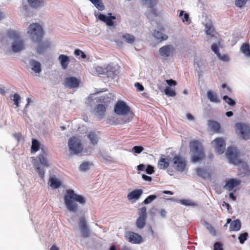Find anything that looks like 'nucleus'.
I'll use <instances>...</instances> for the list:
<instances>
[{
	"mask_svg": "<svg viewBox=\"0 0 250 250\" xmlns=\"http://www.w3.org/2000/svg\"><path fill=\"white\" fill-rule=\"evenodd\" d=\"M95 110L96 114L99 119H102L104 116L106 108L104 104H98L96 106Z\"/></svg>",
	"mask_w": 250,
	"mask_h": 250,
	"instance_id": "obj_24",
	"label": "nucleus"
},
{
	"mask_svg": "<svg viewBox=\"0 0 250 250\" xmlns=\"http://www.w3.org/2000/svg\"><path fill=\"white\" fill-rule=\"evenodd\" d=\"M248 237V233L247 232H244L243 233L241 234L238 237L239 242L242 244H243L245 242V241L247 239Z\"/></svg>",
	"mask_w": 250,
	"mask_h": 250,
	"instance_id": "obj_43",
	"label": "nucleus"
},
{
	"mask_svg": "<svg viewBox=\"0 0 250 250\" xmlns=\"http://www.w3.org/2000/svg\"><path fill=\"white\" fill-rule=\"evenodd\" d=\"M174 49L171 45H167L160 48L159 52L161 56L168 57L172 54Z\"/></svg>",
	"mask_w": 250,
	"mask_h": 250,
	"instance_id": "obj_18",
	"label": "nucleus"
},
{
	"mask_svg": "<svg viewBox=\"0 0 250 250\" xmlns=\"http://www.w3.org/2000/svg\"><path fill=\"white\" fill-rule=\"evenodd\" d=\"M58 60L62 68L64 70L67 69L69 62V57L67 55L61 54L59 56Z\"/></svg>",
	"mask_w": 250,
	"mask_h": 250,
	"instance_id": "obj_22",
	"label": "nucleus"
},
{
	"mask_svg": "<svg viewBox=\"0 0 250 250\" xmlns=\"http://www.w3.org/2000/svg\"><path fill=\"white\" fill-rule=\"evenodd\" d=\"M241 184V181L236 179H229L226 181V184L224 188L226 190L229 191L232 190L235 187L239 186Z\"/></svg>",
	"mask_w": 250,
	"mask_h": 250,
	"instance_id": "obj_16",
	"label": "nucleus"
},
{
	"mask_svg": "<svg viewBox=\"0 0 250 250\" xmlns=\"http://www.w3.org/2000/svg\"><path fill=\"white\" fill-rule=\"evenodd\" d=\"M229 198L233 201H235L236 200V196L234 195V194L232 192L229 193Z\"/></svg>",
	"mask_w": 250,
	"mask_h": 250,
	"instance_id": "obj_58",
	"label": "nucleus"
},
{
	"mask_svg": "<svg viewBox=\"0 0 250 250\" xmlns=\"http://www.w3.org/2000/svg\"><path fill=\"white\" fill-rule=\"evenodd\" d=\"M146 171L147 174H152L154 172V167L151 165H148Z\"/></svg>",
	"mask_w": 250,
	"mask_h": 250,
	"instance_id": "obj_52",
	"label": "nucleus"
},
{
	"mask_svg": "<svg viewBox=\"0 0 250 250\" xmlns=\"http://www.w3.org/2000/svg\"><path fill=\"white\" fill-rule=\"evenodd\" d=\"M126 239L134 244H140L143 241L142 237L137 233L129 231L125 235Z\"/></svg>",
	"mask_w": 250,
	"mask_h": 250,
	"instance_id": "obj_14",
	"label": "nucleus"
},
{
	"mask_svg": "<svg viewBox=\"0 0 250 250\" xmlns=\"http://www.w3.org/2000/svg\"><path fill=\"white\" fill-rule=\"evenodd\" d=\"M30 64L31 66L32 69L35 73H40L41 72V64L39 62L35 60H31L30 62Z\"/></svg>",
	"mask_w": 250,
	"mask_h": 250,
	"instance_id": "obj_29",
	"label": "nucleus"
},
{
	"mask_svg": "<svg viewBox=\"0 0 250 250\" xmlns=\"http://www.w3.org/2000/svg\"><path fill=\"white\" fill-rule=\"evenodd\" d=\"M122 38L125 39L126 42L130 44L134 43L135 38L134 36L128 33H125L122 36Z\"/></svg>",
	"mask_w": 250,
	"mask_h": 250,
	"instance_id": "obj_33",
	"label": "nucleus"
},
{
	"mask_svg": "<svg viewBox=\"0 0 250 250\" xmlns=\"http://www.w3.org/2000/svg\"><path fill=\"white\" fill-rule=\"evenodd\" d=\"M114 112L118 115H122L117 119L116 124L124 125L130 122L133 119L134 114L130 110V108L123 101L118 100L116 104Z\"/></svg>",
	"mask_w": 250,
	"mask_h": 250,
	"instance_id": "obj_1",
	"label": "nucleus"
},
{
	"mask_svg": "<svg viewBox=\"0 0 250 250\" xmlns=\"http://www.w3.org/2000/svg\"><path fill=\"white\" fill-rule=\"evenodd\" d=\"M91 165L88 162H83L79 167L80 170L85 171L89 169V167Z\"/></svg>",
	"mask_w": 250,
	"mask_h": 250,
	"instance_id": "obj_41",
	"label": "nucleus"
},
{
	"mask_svg": "<svg viewBox=\"0 0 250 250\" xmlns=\"http://www.w3.org/2000/svg\"><path fill=\"white\" fill-rule=\"evenodd\" d=\"M226 154L230 163L239 167L241 166L244 169L248 168L247 164L240 159V152L236 148L229 147Z\"/></svg>",
	"mask_w": 250,
	"mask_h": 250,
	"instance_id": "obj_4",
	"label": "nucleus"
},
{
	"mask_svg": "<svg viewBox=\"0 0 250 250\" xmlns=\"http://www.w3.org/2000/svg\"><path fill=\"white\" fill-rule=\"evenodd\" d=\"M166 83L170 86H175L177 84L176 82L172 79L166 80Z\"/></svg>",
	"mask_w": 250,
	"mask_h": 250,
	"instance_id": "obj_55",
	"label": "nucleus"
},
{
	"mask_svg": "<svg viewBox=\"0 0 250 250\" xmlns=\"http://www.w3.org/2000/svg\"><path fill=\"white\" fill-rule=\"evenodd\" d=\"M212 144L215 147L216 153L222 154L225 150L226 144L224 140L221 138H217L213 140Z\"/></svg>",
	"mask_w": 250,
	"mask_h": 250,
	"instance_id": "obj_11",
	"label": "nucleus"
},
{
	"mask_svg": "<svg viewBox=\"0 0 250 250\" xmlns=\"http://www.w3.org/2000/svg\"><path fill=\"white\" fill-rule=\"evenodd\" d=\"M205 32L206 34L210 36V37H214L215 30L211 22L206 23L205 25Z\"/></svg>",
	"mask_w": 250,
	"mask_h": 250,
	"instance_id": "obj_28",
	"label": "nucleus"
},
{
	"mask_svg": "<svg viewBox=\"0 0 250 250\" xmlns=\"http://www.w3.org/2000/svg\"><path fill=\"white\" fill-rule=\"evenodd\" d=\"M241 51L247 57H250V45L248 43H243L240 48Z\"/></svg>",
	"mask_w": 250,
	"mask_h": 250,
	"instance_id": "obj_31",
	"label": "nucleus"
},
{
	"mask_svg": "<svg viewBox=\"0 0 250 250\" xmlns=\"http://www.w3.org/2000/svg\"><path fill=\"white\" fill-rule=\"evenodd\" d=\"M187 117L188 119L189 120H194L193 116L190 113H188L187 115Z\"/></svg>",
	"mask_w": 250,
	"mask_h": 250,
	"instance_id": "obj_62",
	"label": "nucleus"
},
{
	"mask_svg": "<svg viewBox=\"0 0 250 250\" xmlns=\"http://www.w3.org/2000/svg\"><path fill=\"white\" fill-rule=\"evenodd\" d=\"M50 46L49 42H46L45 43H42L37 47V52L38 53H41L43 52L44 49L47 48Z\"/></svg>",
	"mask_w": 250,
	"mask_h": 250,
	"instance_id": "obj_38",
	"label": "nucleus"
},
{
	"mask_svg": "<svg viewBox=\"0 0 250 250\" xmlns=\"http://www.w3.org/2000/svg\"><path fill=\"white\" fill-rule=\"evenodd\" d=\"M39 161L40 162V163L44 166V167H48V164L47 163V160L45 157V154L44 153H43L42 154H40L38 157Z\"/></svg>",
	"mask_w": 250,
	"mask_h": 250,
	"instance_id": "obj_36",
	"label": "nucleus"
},
{
	"mask_svg": "<svg viewBox=\"0 0 250 250\" xmlns=\"http://www.w3.org/2000/svg\"><path fill=\"white\" fill-rule=\"evenodd\" d=\"M64 202L69 211L76 212L78 210L76 202L83 205L85 203V199L82 195L75 193L73 189H68L64 196Z\"/></svg>",
	"mask_w": 250,
	"mask_h": 250,
	"instance_id": "obj_2",
	"label": "nucleus"
},
{
	"mask_svg": "<svg viewBox=\"0 0 250 250\" xmlns=\"http://www.w3.org/2000/svg\"><path fill=\"white\" fill-rule=\"evenodd\" d=\"M36 169L38 172L39 176L43 178L44 177V173H45L44 169L43 168H41L39 166L36 167Z\"/></svg>",
	"mask_w": 250,
	"mask_h": 250,
	"instance_id": "obj_50",
	"label": "nucleus"
},
{
	"mask_svg": "<svg viewBox=\"0 0 250 250\" xmlns=\"http://www.w3.org/2000/svg\"><path fill=\"white\" fill-rule=\"evenodd\" d=\"M189 148L191 152V159L194 163L203 160L205 158L204 147L201 142L197 140H193L189 142Z\"/></svg>",
	"mask_w": 250,
	"mask_h": 250,
	"instance_id": "obj_3",
	"label": "nucleus"
},
{
	"mask_svg": "<svg viewBox=\"0 0 250 250\" xmlns=\"http://www.w3.org/2000/svg\"><path fill=\"white\" fill-rule=\"evenodd\" d=\"M40 144L36 139H33L32 142L31 149L34 151H37L39 150Z\"/></svg>",
	"mask_w": 250,
	"mask_h": 250,
	"instance_id": "obj_40",
	"label": "nucleus"
},
{
	"mask_svg": "<svg viewBox=\"0 0 250 250\" xmlns=\"http://www.w3.org/2000/svg\"><path fill=\"white\" fill-rule=\"evenodd\" d=\"M172 167L178 171L183 172L185 170L187 161L185 158L180 155H176L172 159Z\"/></svg>",
	"mask_w": 250,
	"mask_h": 250,
	"instance_id": "obj_8",
	"label": "nucleus"
},
{
	"mask_svg": "<svg viewBox=\"0 0 250 250\" xmlns=\"http://www.w3.org/2000/svg\"><path fill=\"white\" fill-rule=\"evenodd\" d=\"M74 54L76 56H79L81 55L82 58L85 59L86 57V55L84 52L79 49H76L74 51Z\"/></svg>",
	"mask_w": 250,
	"mask_h": 250,
	"instance_id": "obj_47",
	"label": "nucleus"
},
{
	"mask_svg": "<svg viewBox=\"0 0 250 250\" xmlns=\"http://www.w3.org/2000/svg\"><path fill=\"white\" fill-rule=\"evenodd\" d=\"M135 86L140 91H143L144 90L143 85L139 83H135Z\"/></svg>",
	"mask_w": 250,
	"mask_h": 250,
	"instance_id": "obj_56",
	"label": "nucleus"
},
{
	"mask_svg": "<svg viewBox=\"0 0 250 250\" xmlns=\"http://www.w3.org/2000/svg\"><path fill=\"white\" fill-rule=\"evenodd\" d=\"M222 206L223 207H226L227 208L228 210H229V209L230 208V205H229V204L226 203L225 202H224L222 204Z\"/></svg>",
	"mask_w": 250,
	"mask_h": 250,
	"instance_id": "obj_63",
	"label": "nucleus"
},
{
	"mask_svg": "<svg viewBox=\"0 0 250 250\" xmlns=\"http://www.w3.org/2000/svg\"><path fill=\"white\" fill-rule=\"evenodd\" d=\"M49 182L50 187L53 188H57L61 185V182L55 178H50Z\"/></svg>",
	"mask_w": 250,
	"mask_h": 250,
	"instance_id": "obj_34",
	"label": "nucleus"
},
{
	"mask_svg": "<svg viewBox=\"0 0 250 250\" xmlns=\"http://www.w3.org/2000/svg\"><path fill=\"white\" fill-rule=\"evenodd\" d=\"M97 73L99 74L105 73L108 78L114 79L118 74L119 71L115 66L108 64L105 68V72H98Z\"/></svg>",
	"mask_w": 250,
	"mask_h": 250,
	"instance_id": "obj_13",
	"label": "nucleus"
},
{
	"mask_svg": "<svg viewBox=\"0 0 250 250\" xmlns=\"http://www.w3.org/2000/svg\"><path fill=\"white\" fill-rule=\"evenodd\" d=\"M49 250H59V249L55 245H53Z\"/></svg>",
	"mask_w": 250,
	"mask_h": 250,
	"instance_id": "obj_64",
	"label": "nucleus"
},
{
	"mask_svg": "<svg viewBox=\"0 0 250 250\" xmlns=\"http://www.w3.org/2000/svg\"><path fill=\"white\" fill-rule=\"evenodd\" d=\"M80 81L75 77H67L64 81V85L70 88L78 87Z\"/></svg>",
	"mask_w": 250,
	"mask_h": 250,
	"instance_id": "obj_15",
	"label": "nucleus"
},
{
	"mask_svg": "<svg viewBox=\"0 0 250 250\" xmlns=\"http://www.w3.org/2000/svg\"><path fill=\"white\" fill-rule=\"evenodd\" d=\"M236 131L240 134V137L244 140H248L250 138V128L244 124L238 123L235 124Z\"/></svg>",
	"mask_w": 250,
	"mask_h": 250,
	"instance_id": "obj_9",
	"label": "nucleus"
},
{
	"mask_svg": "<svg viewBox=\"0 0 250 250\" xmlns=\"http://www.w3.org/2000/svg\"><path fill=\"white\" fill-rule=\"evenodd\" d=\"M110 17H107L106 16L100 14L98 16V19L105 23L108 26H113L114 25V21L113 20H115L116 17L114 16H111V13H109L108 14Z\"/></svg>",
	"mask_w": 250,
	"mask_h": 250,
	"instance_id": "obj_17",
	"label": "nucleus"
},
{
	"mask_svg": "<svg viewBox=\"0 0 250 250\" xmlns=\"http://www.w3.org/2000/svg\"><path fill=\"white\" fill-rule=\"evenodd\" d=\"M189 19L188 14V13H185L184 15V18L182 19V21L183 22L188 21Z\"/></svg>",
	"mask_w": 250,
	"mask_h": 250,
	"instance_id": "obj_59",
	"label": "nucleus"
},
{
	"mask_svg": "<svg viewBox=\"0 0 250 250\" xmlns=\"http://www.w3.org/2000/svg\"><path fill=\"white\" fill-rule=\"evenodd\" d=\"M203 63L201 60V59L195 58L193 65L196 71L198 72H202L201 70V65Z\"/></svg>",
	"mask_w": 250,
	"mask_h": 250,
	"instance_id": "obj_35",
	"label": "nucleus"
},
{
	"mask_svg": "<svg viewBox=\"0 0 250 250\" xmlns=\"http://www.w3.org/2000/svg\"><path fill=\"white\" fill-rule=\"evenodd\" d=\"M142 178L144 180L146 181L150 182L152 180V178L151 177L146 175L145 174L142 175Z\"/></svg>",
	"mask_w": 250,
	"mask_h": 250,
	"instance_id": "obj_57",
	"label": "nucleus"
},
{
	"mask_svg": "<svg viewBox=\"0 0 250 250\" xmlns=\"http://www.w3.org/2000/svg\"><path fill=\"white\" fill-rule=\"evenodd\" d=\"M163 30L164 29L161 28L160 29V31L155 30L153 33V37L160 42L166 40L167 39V36L163 34Z\"/></svg>",
	"mask_w": 250,
	"mask_h": 250,
	"instance_id": "obj_20",
	"label": "nucleus"
},
{
	"mask_svg": "<svg viewBox=\"0 0 250 250\" xmlns=\"http://www.w3.org/2000/svg\"><path fill=\"white\" fill-rule=\"evenodd\" d=\"M207 96L208 99L212 102L219 103V100L218 99L217 95L216 93L212 91H208L207 92Z\"/></svg>",
	"mask_w": 250,
	"mask_h": 250,
	"instance_id": "obj_32",
	"label": "nucleus"
},
{
	"mask_svg": "<svg viewBox=\"0 0 250 250\" xmlns=\"http://www.w3.org/2000/svg\"><path fill=\"white\" fill-rule=\"evenodd\" d=\"M99 10H103L104 8V4L101 0H89Z\"/></svg>",
	"mask_w": 250,
	"mask_h": 250,
	"instance_id": "obj_37",
	"label": "nucleus"
},
{
	"mask_svg": "<svg viewBox=\"0 0 250 250\" xmlns=\"http://www.w3.org/2000/svg\"><path fill=\"white\" fill-rule=\"evenodd\" d=\"M87 136L91 144L95 145L97 144L99 138L95 131L89 132L87 134Z\"/></svg>",
	"mask_w": 250,
	"mask_h": 250,
	"instance_id": "obj_27",
	"label": "nucleus"
},
{
	"mask_svg": "<svg viewBox=\"0 0 250 250\" xmlns=\"http://www.w3.org/2000/svg\"><path fill=\"white\" fill-rule=\"evenodd\" d=\"M79 227L83 237H89L90 236V231L86 225V221L84 217H82L80 218Z\"/></svg>",
	"mask_w": 250,
	"mask_h": 250,
	"instance_id": "obj_12",
	"label": "nucleus"
},
{
	"mask_svg": "<svg viewBox=\"0 0 250 250\" xmlns=\"http://www.w3.org/2000/svg\"><path fill=\"white\" fill-rule=\"evenodd\" d=\"M219 58V59L222 61H225V62H227L229 60V57L227 55H222L220 53V55L219 56H217Z\"/></svg>",
	"mask_w": 250,
	"mask_h": 250,
	"instance_id": "obj_54",
	"label": "nucleus"
},
{
	"mask_svg": "<svg viewBox=\"0 0 250 250\" xmlns=\"http://www.w3.org/2000/svg\"><path fill=\"white\" fill-rule=\"evenodd\" d=\"M214 250H223L222 244L219 242H216L213 246Z\"/></svg>",
	"mask_w": 250,
	"mask_h": 250,
	"instance_id": "obj_51",
	"label": "nucleus"
},
{
	"mask_svg": "<svg viewBox=\"0 0 250 250\" xmlns=\"http://www.w3.org/2000/svg\"><path fill=\"white\" fill-rule=\"evenodd\" d=\"M20 100L21 97L20 95L17 93L14 94L13 96V101L14 102V104L16 105L17 107L19 106V102Z\"/></svg>",
	"mask_w": 250,
	"mask_h": 250,
	"instance_id": "obj_45",
	"label": "nucleus"
},
{
	"mask_svg": "<svg viewBox=\"0 0 250 250\" xmlns=\"http://www.w3.org/2000/svg\"><path fill=\"white\" fill-rule=\"evenodd\" d=\"M196 172L197 175L203 179L210 177V174L208 169L197 167L196 169Z\"/></svg>",
	"mask_w": 250,
	"mask_h": 250,
	"instance_id": "obj_23",
	"label": "nucleus"
},
{
	"mask_svg": "<svg viewBox=\"0 0 250 250\" xmlns=\"http://www.w3.org/2000/svg\"><path fill=\"white\" fill-rule=\"evenodd\" d=\"M156 198L157 196L155 195H149L144 201V203L145 204H149Z\"/></svg>",
	"mask_w": 250,
	"mask_h": 250,
	"instance_id": "obj_44",
	"label": "nucleus"
},
{
	"mask_svg": "<svg viewBox=\"0 0 250 250\" xmlns=\"http://www.w3.org/2000/svg\"><path fill=\"white\" fill-rule=\"evenodd\" d=\"M241 227V223L239 219L235 220L231 222L229 225V231H237Z\"/></svg>",
	"mask_w": 250,
	"mask_h": 250,
	"instance_id": "obj_26",
	"label": "nucleus"
},
{
	"mask_svg": "<svg viewBox=\"0 0 250 250\" xmlns=\"http://www.w3.org/2000/svg\"><path fill=\"white\" fill-rule=\"evenodd\" d=\"M208 125L210 128L215 133L221 132L220 124L217 121L213 120H209Z\"/></svg>",
	"mask_w": 250,
	"mask_h": 250,
	"instance_id": "obj_21",
	"label": "nucleus"
},
{
	"mask_svg": "<svg viewBox=\"0 0 250 250\" xmlns=\"http://www.w3.org/2000/svg\"><path fill=\"white\" fill-rule=\"evenodd\" d=\"M160 214L162 217H166V214H167V211L165 209H161L160 211Z\"/></svg>",
	"mask_w": 250,
	"mask_h": 250,
	"instance_id": "obj_60",
	"label": "nucleus"
},
{
	"mask_svg": "<svg viewBox=\"0 0 250 250\" xmlns=\"http://www.w3.org/2000/svg\"><path fill=\"white\" fill-rule=\"evenodd\" d=\"M211 49L214 52V53L217 55V56L220 55L218 46L217 44H213L211 45Z\"/></svg>",
	"mask_w": 250,
	"mask_h": 250,
	"instance_id": "obj_48",
	"label": "nucleus"
},
{
	"mask_svg": "<svg viewBox=\"0 0 250 250\" xmlns=\"http://www.w3.org/2000/svg\"><path fill=\"white\" fill-rule=\"evenodd\" d=\"M143 191L142 189H134L128 194L127 198L129 201L132 200L134 201L137 200L143 194Z\"/></svg>",
	"mask_w": 250,
	"mask_h": 250,
	"instance_id": "obj_19",
	"label": "nucleus"
},
{
	"mask_svg": "<svg viewBox=\"0 0 250 250\" xmlns=\"http://www.w3.org/2000/svg\"><path fill=\"white\" fill-rule=\"evenodd\" d=\"M144 149V148L141 146H135L133 148V150L135 153L139 154Z\"/></svg>",
	"mask_w": 250,
	"mask_h": 250,
	"instance_id": "obj_49",
	"label": "nucleus"
},
{
	"mask_svg": "<svg viewBox=\"0 0 250 250\" xmlns=\"http://www.w3.org/2000/svg\"><path fill=\"white\" fill-rule=\"evenodd\" d=\"M223 99L231 106H233L236 104V102L234 100L227 95L224 96Z\"/></svg>",
	"mask_w": 250,
	"mask_h": 250,
	"instance_id": "obj_39",
	"label": "nucleus"
},
{
	"mask_svg": "<svg viewBox=\"0 0 250 250\" xmlns=\"http://www.w3.org/2000/svg\"><path fill=\"white\" fill-rule=\"evenodd\" d=\"M139 217L136 222V226L140 229H142L146 225V219L147 218L146 208L143 207L139 209Z\"/></svg>",
	"mask_w": 250,
	"mask_h": 250,
	"instance_id": "obj_10",
	"label": "nucleus"
},
{
	"mask_svg": "<svg viewBox=\"0 0 250 250\" xmlns=\"http://www.w3.org/2000/svg\"><path fill=\"white\" fill-rule=\"evenodd\" d=\"M27 32L30 34L32 40L38 43L41 42L44 34L42 26L37 23L31 24Z\"/></svg>",
	"mask_w": 250,
	"mask_h": 250,
	"instance_id": "obj_6",
	"label": "nucleus"
},
{
	"mask_svg": "<svg viewBox=\"0 0 250 250\" xmlns=\"http://www.w3.org/2000/svg\"><path fill=\"white\" fill-rule=\"evenodd\" d=\"M248 0H235V5L240 8L243 7L247 3Z\"/></svg>",
	"mask_w": 250,
	"mask_h": 250,
	"instance_id": "obj_46",
	"label": "nucleus"
},
{
	"mask_svg": "<svg viewBox=\"0 0 250 250\" xmlns=\"http://www.w3.org/2000/svg\"><path fill=\"white\" fill-rule=\"evenodd\" d=\"M68 147L70 152L74 154L81 153L83 150L81 140L76 137H72L69 139Z\"/></svg>",
	"mask_w": 250,
	"mask_h": 250,
	"instance_id": "obj_7",
	"label": "nucleus"
},
{
	"mask_svg": "<svg viewBox=\"0 0 250 250\" xmlns=\"http://www.w3.org/2000/svg\"><path fill=\"white\" fill-rule=\"evenodd\" d=\"M137 167L139 170L143 171L145 168V166L144 164H140Z\"/></svg>",
	"mask_w": 250,
	"mask_h": 250,
	"instance_id": "obj_61",
	"label": "nucleus"
},
{
	"mask_svg": "<svg viewBox=\"0 0 250 250\" xmlns=\"http://www.w3.org/2000/svg\"><path fill=\"white\" fill-rule=\"evenodd\" d=\"M27 1L33 8H38L43 5V0H27Z\"/></svg>",
	"mask_w": 250,
	"mask_h": 250,
	"instance_id": "obj_30",
	"label": "nucleus"
},
{
	"mask_svg": "<svg viewBox=\"0 0 250 250\" xmlns=\"http://www.w3.org/2000/svg\"><path fill=\"white\" fill-rule=\"evenodd\" d=\"M165 93L166 95L170 97H174L176 95L175 91L169 87H167L165 89Z\"/></svg>",
	"mask_w": 250,
	"mask_h": 250,
	"instance_id": "obj_42",
	"label": "nucleus"
},
{
	"mask_svg": "<svg viewBox=\"0 0 250 250\" xmlns=\"http://www.w3.org/2000/svg\"><path fill=\"white\" fill-rule=\"evenodd\" d=\"M8 37L14 41L12 45V50L14 52L21 51L24 48L23 40H21L19 33L17 31L9 30L7 32Z\"/></svg>",
	"mask_w": 250,
	"mask_h": 250,
	"instance_id": "obj_5",
	"label": "nucleus"
},
{
	"mask_svg": "<svg viewBox=\"0 0 250 250\" xmlns=\"http://www.w3.org/2000/svg\"><path fill=\"white\" fill-rule=\"evenodd\" d=\"M101 102L104 103L105 105H107L109 103H110L111 101V99L107 97H104L101 100Z\"/></svg>",
	"mask_w": 250,
	"mask_h": 250,
	"instance_id": "obj_53",
	"label": "nucleus"
},
{
	"mask_svg": "<svg viewBox=\"0 0 250 250\" xmlns=\"http://www.w3.org/2000/svg\"><path fill=\"white\" fill-rule=\"evenodd\" d=\"M169 166V160L167 158L161 157L158 163V167L159 169H166Z\"/></svg>",
	"mask_w": 250,
	"mask_h": 250,
	"instance_id": "obj_25",
	"label": "nucleus"
}]
</instances>
